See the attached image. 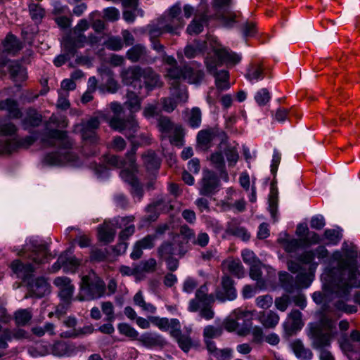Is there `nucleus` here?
<instances>
[{
  "label": "nucleus",
  "instance_id": "f257e3e1",
  "mask_svg": "<svg viewBox=\"0 0 360 360\" xmlns=\"http://www.w3.org/2000/svg\"><path fill=\"white\" fill-rule=\"evenodd\" d=\"M357 256L356 247L344 242L342 252L336 251L333 255L337 266L329 269L322 276L326 292L338 299L333 303L337 311L348 314L357 311L356 306L345 303L349 300L350 291L360 276Z\"/></svg>",
  "mask_w": 360,
  "mask_h": 360
},
{
  "label": "nucleus",
  "instance_id": "f03ea898",
  "mask_svg": "<svg viewBox=\"0 0 360 360\" xmlns=\"http://www.w3.org/2000/svg\"><path fill=\"white\" fill-rule=\"evenodd\" d=\"M330 314H324L319 323L309 325V337L311 341V346L315 349L320 350V360H335L332 353L325 348L329 347L331 340L337 335L336 320Z\"/></svg>",
  "mask_w": 360,
  "mask_h": 360
},
{
  "label": "nucleus",
  "instance_id": "7ed1b4c3",
  "mask_svg": "<svg viewBox=\"0 0 360 360\" xmlns=\"http://www.w3.org/2000/svg\"><path fill=\"white\" fill-rule=\"evenodd\" d=\"M105 284L94 272L83 276L80 283V295L77 299L80 301L84 300L98 299L104 295Z\"/></svg>",
  "mask_w": 360,
  "mask_h": 360
},
{
  "label": "nucleus",
  "instance_id": "20e7f679",
  "mask_svg": "<svg viewBox=\"0 0 360 360\" xmlns=\"http://www.w3.org/2000/svg\"><path fill=\"white\" fill-rule=\"evenodd\" d=\"M110 109L115 113L109 121L110 127L120 132L126 131L125 135L129 139L134 136V134L139 129L137 122L134 118V115H130L127 119H122L120 117V113L123 110L122 105L117 102H112L110 103Z\"/></svg>",
  "mask_w": 360,
  "mask_h": 360
},
{
  "label": "nucleus",
  "instance_id": "39448f33",
  "mask_svg": "<svg viewBox=\"0 0 360 360\" xmlns=\"http://www.w3.org/2000/svg\"><path fill=\"white\" fill-rule=\"evenodd\" d=\"M241 60V56L221 45L213 48V56L205 58L207 71H213L223 64L235 65Z\"/></svg>",
  "mask_w": 360,
  "mask_h": 360
},
{
  "label": "nucleus",
  "instance_id": "423d86ee",
  "mask_svg": "<svg viewBox=\"0 0 360 360\" xmlns=\"http://www.w3.org/2000/svg\"><path fill=\"white\" fill-rule=\"evenodd\" d=\"M223 331L222 326L208 325L204 328L203 338L207 349L213 357L221 360H227L231 356V349H219L217 348L215 342L212 340L213 338L220 337Z\"/></svg>",
  "mask_w": 360,
  "mask_h": 360
},
{
  "label": "nucleus",
  "instance_id": "0eeeda50",
  "mask_svg": "<svg viewBox=\"0 0 360 360\" xmlns=\"http://www.w3.org/2000/svg\"><path fill=\"white\" fill-rule=\"evenodd\" d=\"M134 220V216H128L117 217L110 221H105L98 227V240L105 244L112 243L116 234V229H122V226H126Z\"/></svg>",
  "mask_w": 360,
  "mask_h": 360
},
{
  "label": "nucleus",
  "instance_id": "6e6552de",
  "mask_svg": "<svg viewBox=\"0 0 360 360\" xmlns=\"http://www.w3.org/2000/svg\"><path fill=\"white\" fill-rule=\"evenodd\" d=\"M19 255H26L34 265L47 263L55 257L49 252L46 245L38 243L37 241H31L30 244H27Z\"/></svg>",
  "mask_w": 360,
  "mask_h": 360
},
{
  "label": "nucleus",
  "instance_id": "1a4fd4ad",
  "mask_svg": "<svg viewBox=\"0 0 360 360\" xmlns=\"http://www.w3.org/2000/svg\"><path fill=\"white\" fill-rule=\"evenodd\" d=\"M58 142L60 149L69 150L73 147V141L68 136L67 131L58 129H48L42 134L41 141L48 147H53L56 146V141Z\"/></svg>",
  "mask_w": 360,
  "mask_h": 360
},
{
  "label": "nucleus",
  "instance_id": "9d476101",
  "mask_svg": "<svg viewBox=\"0 0 360 360\" xmlns=\"http://www.w3.org/2000/svg\"><path fill=\"white\" fill-rule=\"evenodd\" d=\"M44 162L50 166H77L79 159L76 154L69 150L53 151L44 156Z\"/></svg>",
  "mask_w": 360,
  "mask_h": 360
},
{
  "label": "nucleus",
  "instance_id": "9b49d317",
  "mask_svg": "<svg viewBox=\"0 0 360 360\" xmlns=\"http://www.w3.org/2000/svg\"><path fill=\"white\" fill-rule=\"evenodd\" d=\"M219 186V178L214 172L208 169L203 171L199 188L201 195L211 197L218 191Z\"/></svg>",
  "mask_w": 360,
  "mask_h": 360
},
{
  "label": "nucleus",
  "instance_id": "f8f14e48",
  "mask_svg": "<svg viewBox=\"0 0 360 360\" xmlns=\"http://www.w3.org/2000/svg\"><path fill=\"white\" fill-rule=\"evenodd\" d=\"M179 236L190 241L191 245L201 248H205L210 242V236L206 232L200 231L196 235L195 231L186 224L180 226Z\"/></svg>",
  "mask_w": 360,
  "mask_h": 360
},
{
  "label": "nucleus",
  "instance_id": "ddd939ff",
  "mask_svg": "<svg viewBox=\"0 0 360 360\" xmlns=\"http://www.w3.org/2000/svg\"><path fill=\"white\" fill-rule=\"evenodd\" d=\"M143 71V68L139 66H131L124 69L121 72L122 82L124 84L132 87L134 90H142Z\"/></svg>",
  "mask_w": 360,
  "mask_h": 360
},
{
  "label": "nucleus",
  "instance_id": "4468645a",
  "mask_svg": "<svg viewBox=\"0 0 360 360\" xmlns=\"http://www.w3.org/2000/svg\"><path fill=\"white\" fill-rule=\"evenodd\" d=\"M53 284L58 289V296L63 302V304L68 307L72 300L75 291V286L70 278L66 276H58L54 279Z\"/></svg>",
  "mask_w": 360,
  "mask_h": 360
},
{
  "label": "nucleus",
  "instance_id": "2eb2a0df",
  "mask_svg": "<svg viewBox=\"0 0 360 360\" xmlns=\"http://www.w3.org/2000/svg\"><path fill=\"white\" fill-rule=\"evenodd\" d=\"M100 124V120L97 117H92L88 120L82 122L77 126L82 138L90 143H96L97 141L96 129L99 127Z\"/></svg>",
  "mask_w": 360,
  "mask_h": 360
},
{
  "label": "nucleus",
  "instance_id": "dca6fc26",
  "mask_svg": "<svg viewBox=\"0 0 360 360\" xmlns=\"http://www.w3.org/2000/svg\"><path fill=\"white\" fill-rule=\"evenodd\" d=\"M36 139L32 136H27L25 138L14 139L0 141V154H10L18 148H27L32 146Z\"/></svg>",
  "mask_w": 360,
  "mask_h": 360
},
{
  "label": "nucleus",
  "instance_id": "f3484780",
  "mask_svg": "<svg viewBox=\"0 0 360 360\" xmlns=\"http://www.w3.org/2000/svg\"><path fill=\"white\" fill-rule=\"evenodd\" d=\"M217 148L226 156L229 167H233L236 165L239 159L238 149L227 141V136L224 132L221 133V140Z\"/></svg>",
  "mask_w": 360,
  "mask_h": 360
},
{
  "label": "nucleus",
  "instance_id": "a211bd4d",
  "mask_svg": "<svg viewBox=\"0 0 360 360\" xmlns=\"http://www.w3.org/2000/svg\"><path fill=\"white\" fill-rule=\"evenodd\" d=\"M221 288L216 292V297L221 302L233 300L237 297L236 289L234 287V281L229 276L221 278Z\"/></svg>",
  "mask_w": 360,
  "mask_h": 360
},
{
  "label": "nucleus",
  "instance_id": "6ab92c4d",
  "mask_svg": "<svg viewBox=\"0 0 360 360\" xmlns=\"http://www.w3.org/2000/svg\"><path fill=\"white\" fill-rule=\"evenodd\" d=\"M208 289L206 285H201L195 292V297L189 302L188 310L192 312L198 311L202 304H210L214 302L212 295L207 294Z\"/></svg>",
  "mask_w": 360,
  "mask_h": 360
},
{
  "label": "nucleus",
  "instance_id": "aec40b11",
  "mask_svg": "<svg viewBox=\"0 0 360 360\" xmlns=\"http://www.w3.org/2000/svg\"><path fill=\"white\" fill-rule=\"evenodd\" d=\"M222 132L212 128L200 130L196 137L197 147L201 150H207L212 147V142L216 136L221 138Z\"/></svg>",
  "mask_w": 360,
  "mask_h": 360
},
{
  "label": "nucleus",
  "instance_id": "412c9836",
  "mask_svg": "<svg viewBox=\"0 0 360 360\" xmlns=\"http://www.w3.org/2000/svg\"><path fill=\"white\" fill-rule=\"evenodd\" d=\"M204 78V72L201 65L191 63L184 65L183 80L189 84H199Z\"/></svg>",
  "mask_w": 360,
  "mask_h": 360
},
{
  "label": "nucleus",
  "instance_id": "4be33fe9",
  "mask_svg": "<svg viewBox=\"0 0 360 360\" xmlns=\"http://www.w3.org/2000/svg\"><path fill=\"white\" fill-rule=\"evenodd\" d=\"M146 96V94L141 95V90H127V100L124 105L130 111V115H133L141 110V101Z\"/></svg>",
  "mask_w": 360,
  "mask_h": 360
},
{
  "label": "nucleus",
  "instance_id": "5701e85b",
  "mask_svg": "<svg viewBox=\"0 0 360 360\" xmlns=\"http://www.w3.org/2000/svg\"><path fill=\"white\" fill-rule=\"evenodd\" d=\"M360 345V333L358 330H352L349 338L343 340L341 342V347L346 352H351L348 354L349 360H360V355L354 352V345Z\"/></svg>",
  "mask_w": 360,
  "mask_h": 360
},
{
  "label": "nucleus",
  "instance_id": "b1692460",
  "mask_svg": "<svg viewBox=\"0 0 360 360\" xmlns=\"http://www.w3.org/2000/svg\"><path fill=\"white\" fill-rule=\"evenodd\" d=\"M137 150V146L134 143L133 146L129 151L127 152V160H122L119 156L110 155L107 159V162L110 165L120 168L124 165L128 164L132 169L134 168V164L136 161L135 154Z\"/></svg>",
  "mask_w": 360,
  "mask_h": 360
},
{
  "label": "nucleus",
  "instance_id": "393cba45",
  "mask_svg": "<svg viewBox=\"0 0 360 360\" xmlns=\"http://www.w3.org/2000/svg\"><path fill=\"white\" fill-rule=\"evenodd\" d=\"M200 7V9H204V11L200 14L199 18L197 17L196 14L193 20L188 25L186 31L189 34H198L200 33L203 30L205 22L207 20V4L206 3H201Z\"/></svg>",
  "mask_w": 360,
  "mask_h": 360
},
{
  "label": "nucleus",
  "instance_id": "a878e982",
  "mask_svg": "<svg viewBox=\"0 0 360 360\" xmlns=\"http://www.w3.org/2000/svg\"><path fill=\"white\" fill-rule=\"evenodd\" d=\"M126 57L131 63L148 61V51L147 48L141 44H137L131 47L126 53Z\"/></svg>",
  "mask_w": 360,
  "mask_h": 360
},
{
  "label": "nucleus",
  "instance_id": "bb28decb",
  "mask_svg": "<svg viewBox=\"0 0 360 360\" xmlns=\"http://www.w3.org/2000/svg\"><path fill=\"white\" fill-rule=\"evenodd\" d=\"M208 160L211 166L219 173L222 179L226 180L229 179L224 155L219 149L212 153Z\"/></svg>",
  "mask_w": 360,
  "mask_h": 360
},
{
  "label": "nucleus",
  "instance_id": "cd10ccee",
  "mask_svg": "<svg viewBox=\"0 0 360 360\" xmlns=\"http://www.w3.org/2000/svg\"><path fill=\"white\" fill-rule=\"evenodd\" d=\"M11 267L17 277L24 281L29 278L36 269L33 264H23L20 260H15L12 262Z\"/></svg>",
  "mask_w": 360,
  "mask_h": 360
},
{
  "label": "nucleus",
  "instance_id": "c85d7f7f",
  "mask_svg": "<svg viewBox=\"0 0 360 360\" xmlns=\"http://www.w3.org/2000/svg\"><path fill=\"white\" fill-rule=\"evenodd\" d=\"M302 317V313L297 309H294L290 313L289 318L291 319V323L284 324L285 330L288 335H291L302 328L304 323Z\"/></svg>",
  "mask_w": 360,
  "mask_h": 360
},
{
  "label": "nucleus",
  "instance_id": "c756f323",
  "mask_svg": "<svg viewBox=\"0 0 360 360\" xmlns=\"http://www.w3.org/2000/svg\"><path fill=\"white\" fill-rule=\"evenodd\" d=\"M143 79V82H142L143 86H144L145 89L147 90L146 95L148 92L158 86L160 82V77L151 68H143L141 79Z\"/></svg>",
  "mask_w": 360,
  "mask_h": 360
},
{
  "label": "nucleus",
  "instance_id": "7c9ffc66",
  "mask_svg": "<svg viewBox=\"0 0 360 360\" xmlns=\"http://www.w3.org/2000/svg\"><path fill=\"white\" fill-rule=\"evenodd\" d=\"M138 341L146 347H162L165 345L164 338L156 333H146L138 338Z\"/></svg>",
  "mask_w": 360,
  "mask_h": 360
},
{
  "label": "nucleus",
  "instance_id": "2f4dec72",
  "mask_svg": "<svg viewBox=\"0 0 360 360\" xmlns=\"http://www.w3.org/2000/svg\"><path fill=\"white\" fill-rule=\"evenodd\" d=\"M4 51L15 56L22 49V43L12 34H8L3 41Z\"/></svg>",
  "mask_w": 360,
  "mask_h": 360
},
{
  "label": "nucleus",
  "instance_id": "473e14b6",
  "mask_svg": "<svg viewBox=\"0 0 360 360\" xmlns=\"http://www.w3.org/2000/svg\"><path fill=\"white\" fill-rule=\"evenodd\" d=\"M62 254L65 260L63 261V271L67 273H75L81 264V260L73 255L71 249L63 252Z\"/></svg>",
  "mask_w": 360,
  "mask_h": 360
},
{
  "label": "nucleus",
  "instance_id": "72a5a7b5",
  "mask_svg": "<svg viewBox=\"0 0 360 360\" xmlns=\"http://www.w3.org/2000/svg\"><path fill=\"white\" fill-rule=\"evenodd\" d=\"M32 295L37 297H42L50 292V285L44 277L37 278L30 285Z\"/></svg>",
  "mask_w": 360,
  "mask_h": 360
},
{
  "label": "nucleus",
  "instance_id": "f704fd0d",
  "mask_svg": "<svg viewBox=\"0 0 360 360\" xmlns=\"http://www.w3.org/2000/svg\"><path fill=\"white\" fill-rule=\"evenodd\" d=\"M184 65L183 67H180L179 65H173L172 67H169L167 69V75L166 77L170 82L171 85L174 88H177L179 86V83L181 80H183L184 77Z\"/></svg>",
  "mask_w": 360,
  "mask_h": 360
},
{
  "label": "nucleus",
  "instance_id": "c9c22d12",
  "mask_svg": "<svg viewBox=\"0 0 360 360\" xmlns=\"http://www.w3.org/2000/svg\"><path fill=\"white\" fill-rule=\"evenodd\" d=\"M279 282L281 288L287 292L292 293L298 289L296 279L288 272H280L278 274Z\"/></svg>",
  "mask_w": 360,
  "mask_h": 360
},
{
  "label": "nucleus",
  "instance_id": "e433bc0d",
  "mask_svg": "<svg viewBox=\"0 0 360 360\" xmlns=\"http://www.w3.org/2000/svg\"><path fill=\"white\" fill-rule=\"evenodd\" d=\"M52 353L57 356H70L75 354V347L73 345L58 341L53 345Z\"/></svg>",
  "mask_w": 360,
  "mask_h": 360
},
{
  "label": "nucleus",
  "instance_id": "4c0bfd02",
  "mask_svg": "<svg viewBox=\"0 0 360 360\" xmlns=\"http://www.w3.org/2000/svg\"><path fill=\"white\" fill-rule=\"evenodd\" d=\"M163 21L165 30L167 33L172 34H178V30L181 29L184 26V20L181 18H171L167 16L166 18L160 19Z\"/></svg>",
  "mask_w": 360,
  "mask_h": 360
},
{
  "label": "nucleus",
  "instance_id": "58836bf2",
  "mask_svg": "<svg viewBox=\"0 0 360 360\" xmlns=\"http://www.w3.org/2000/svg\"><path fill=\"white\" fill-rule=\"evenodd\" d=\"M208 72L215 77V84L219 90L224 91L230 88L229 83V74L228 71L221 70L218 72L217 69H215L213 71Z\"/></svg>",
  "mask_w": 360,
  "mask_h": 360
},
{
  "label": "nucleus",
  "instance_id": "ea45409f",
  "mask_svg": "<svg viewBox=\"0 0 360 360\" xmlns=\"http://www.w3.org/2000/svg\"><path fill=\"white\" fill-rule=\"evenodd\" d=\"M259 321L266 328H274L279 322V316L274 311H263L259 315Z\"/></svg>",
  "mask_w": 360,
  "mask_h": 360
},
{
  "label": "nucleus",
  "instance_id": "a19ab883",
  "mask_svg": "<svg viewBox=\"0 0 360 360\" xmlns=\"http://www.w3.org/2000/svg\"><path fill=\"white\" fill-rule=\"evenodd\" d=\"M278 242L283 245L286 252L290 253L296 252L302 243V240L290 238L289 235L287 233H285L283 237H280L278 239Z\"/></svg>",
  "mask_w": 360,
  "mask_h": 360
},
{
  "label": "nucleus",
  "instance_id": "79ce46f5",
  "mask_svg": "<svg viewBox=\"0 0 360 360\" xmlns=\"http://www.w3.org/2000/svg\"><path fill=\"white\" fill-rule=\"evenodd\" d=\"M292 349L300 360H310L313 356L312 352L306 348L302 341L297 340L292 343Z\"/></svg>",
  "mask_w": 360,
  "mask_h": 360
},
{
  "label": "nucleus",
  "instance_id": "37998d69",
  "mask_svg": "<svg viewBox=\"0 0 360 360\" xmlns=\"http://www.w3.org/2000/svg\"><path fill=\"white\" fill-rule=\"evenodd\" d=\"M142 159L148 170L158 169L160 166V159L152 150L143 154Z\"/></svg>",
  "mask_w": 360,
  "mask_h": 360
},
{
  "label": "nucleus",
  "instance_id": "c03bdc74",
  "mask_svg": "<svg viewBox=\"0 0 360 360\" xmlns=\"http://www.w3.org/2000/svg\"><path fill=\"white\" fill-rule=\"evenodd\" d=\"M245 77L250 82L262 80L264 78V69L259 64H250L247 69Z\"/></svg>",
  "mask_w": 360,
  "mask_h": 360
},
{
  "label": "nucleus",
  "instance_id": "a18cd8bd",
  "mask_svg": "<svg viewBox=\"0 0 360 360\" xmlns=\"http://www.w3.org/2000/svg\"><path fill=\"white\" fill-rule=\"evenodd\" d=\"M146 30L148 32L150 40L156 39L162 34L167 32L166 30H165L163 21L160 19L156 23L153 22L148 25Z\"/></svg>",
  "mask_w": 360,
  "mask_h": 360
},
{
  "label": "nucleus",
  "instance_id": "49530a36",
  "mask_svg": "<svg viewBox=\"0 0 360 360\" xmlns=\"http://www.w3.org/2000/svg\"><path fill=\"white\" fill-rule=\"evenodd\" d=\"M32 318V311L30 308L20 309L14 313V319L17 326L27 325Z\"/></svg>",
  "mask_w": 360,
  "mask_h": 360
},
{
  "label": "nucleus",
  "instance_id": "de8ad7c7",
  "mask_svg": "<svg viewBox=\"0 0 360 360\" xmlns=\"http://www.w3.org/2000/svg\"><path fill=\"white\" fill-rule=\"evenodd\" d=\"M41 122V116L34 109H29L25 117L22 120L25 128L37 127Z\"/></svg>",
  "mask_w": 360,
  "mask_h": 360
},
{
  "label": "nucleus",
  "instance_id": "09e8293b",
  "mask_svg": "<svg viewBox=\"0 0 360 360\" xmlns=\"http://www.w3.org/2000/svg\"><path fill=\"white\" fill-rule=\"evenodd\" d=\"M4 108L1 110H6L8 112V115L12 118H20L22 117V112L18 108V103L11 99L7 98L4 100Z\"/></svg>",
  "mask_w": 360,
  "mask_h": 360
},
{
  "label": "nucleus",
  "instance_id": "8fccbe9b",
  "mask_svg": "<svg viewBox=\"0 0 360 360\" xmlns=\"http://www.w3.org/2000/svg\"><path fill=\"white\" fill-rule=\"evenodd\" d=\"M226 232L229 234L236 236L244 241H248L250 238V234L245 228L235 224H229L226 229Z\"/></svg>",
  "mask_w": 360,
  "mask_h": 360
},
{
  "label": "nucleus",
  "instance_id": "3c124183",
  "mask_svg": "<svg viewBox=\"0 0 360 360\" xmlns=\"http://www.w3.org/2000/svg\"><path fill=\"white\" fill-rule=\"evenodd\" d=\"M132 222H129L126 226H122L124 229L120 233L119 238L122 241L119 244V247L120 248H123L124 250L127 248V243L124 241L127 240L131 236H132L135 232V226L131 224Z\"/></svg>",
  "mask_w": 360,
  "mask_h": 360
},
{
  "label": "nucleus",
  "instance_id": "603ef678",
  "mask_svg": "<svg viewBox=\"0 0 360 360\" xmlns=\"http://www.w3.org/2000/svg\"><path fill=\"white\" fill-rule=\"evenodd\" d=\"M156 265V260L153 258H150L148 260L141 261L139 264H136L135 271L138 272V274L153 272L155 270Z\"/></svg>",
  "mask_w": 360,
  "mask_h": 360
},
{
  "label": "nucleus",
  "instance_id": "864d4df0",
  "mask_svg": "<svg viewBox=\"0 0 360 360\" xmlns=\"http://www.w3.org/2000/svg\"><path fill=\"white\" fill-rule=\"evenodd\" d=\"M227 269L231 274L239 278L244 276L243 266L239 259L227 261Z\"/></svg>",
  "mask_w": 360,
  "mask_h": 360
},
{
  "label": "nucleus",
  "instance_id": "5fc2aeb1",
  "mask_svg": "<svg viewBox=\"0 0 360 360\" xmlns=\"http://www.w3.org/2000/svg\"><path fill=\"white\" fill-rule=\"evenodd\" d=\"M169 203L170 200L167 195H159L150 204H149V209H152L153 207H155L160 211L165 210L168 207L172 208V206L169 205Z\"/></svg>",
  "mask_w": 360,
  "mask_h": 360
},
{
  "label": "nucleus",
  "instance_id": "6e6d98bb",
  "mask_svg": "<svg viewBox=\"0 0 360 360\" xmlns=\"http://www.w3.org/2000/svg\"><path fill=\"white\" fill-rule=\"evenodd\" d=\"M202 120V113L199 108H193L191 109L188 117V122L191 127L198 128L200 126Z\"/></svg>",
  "mask_w": 360,
  "mask_h": 360
},
{
  "label": "nucleus",
  "instance_id": "4d7b16f0",
  "mask_svg": "<svg viewBox=\"0 0 360 360\" xmlns=\"http://www.w3.org/2000/svg\"><path fill=\"white\" fill-rule=\"evenodd\" d=\"M205 47V41L202 44H188L184 49V55L187 58H193L201 53Z\"/></svg>",
  "mask_w": 360,
  "mask_h": 360
},
{
  "label": "nucleus",
  "instance_id": "13d9d810",
  "mask_svg": "<svg viewBox=\"0 0 360 360\" xmlns=\"http://www.w3.org/2000/svg\"><path fill=\"white\" fill-rule=\"evenodd\" d=\"M173 254V244L170 242H163L158 248V255L161 259L170 257Z\"/></svg>",
  "mask_w": 360,
  "mask_h": 360
},
{
  "label": "nucleus",
  "instance_id": "bf43d9fd",
  "mask_svg": "<svg viewBox=\"0 0 360 360\" xmlns=\"http://www.w3.org/2000/svg\"><path fill=\"white\" fill-rule=\"evenodd\" d=\"M94 329L91 325L85 326L83 328H81L78 330L74 329L70 332H65L63 335L65 338H75L82 335H86L91 334L94 332Z\"/></svg>",
  "mask_w": 360,
  "mask_h": 360
},
{
  "label": "nucleus",
  "instance_id": "052dcab7",
  "mask_svg": "<svg viewBox=\"0 0 360 360\" xmlns=\"http://www.w3.org/2000/svg\"><path fill=\"white\" fill-rule=\"evenodd\" d=\"M105 47L111 51H117L123 48V41L118 36H112L105 41Z\"/></svg>",
  "mask_w": 360,
  "mask_h": 360
},
{
  "label": "nucleus",
  "instance_id": "680f3d73",
  "mask_svg": "<svg viewBox=\"0 0 360 360\" xmlns=\"http://www.w3.org/2000/svg\"><path fill=\"white\" fill-rule=\"evenodd\" d=\"M250 276L251 277V278L255 281H257V284L258 285H259L260 283H263V281L262 280V264L260 261H258L252 264H250Z\"/></svg>",
  "mask_w": 360,
  "mask_h": 360
},
{
  "label": "nucleus",
  "instance_id": "e2e57ef3",
  "mask_svg": "<svg viewBox=\"0 0 360 360\" xmlns=\"http://www.w3.org/2000/svg\"><path fill=\"white\" fill-rule=\"evenodd\" d=\"M324 237L328 240L327 245H337L341 240V233L335 229H327L324 232Z\"/></svg>",
  "mask_w": 360,
  "mask_h": 360
},
{
  "label": "nucleus",
  "instance_id": "0e129e2a",
  "mask_svg": "<svg viewBox=\"0 0 360 360\" xmlns=\"http://www.w3.org/2000/svg\"><path fill=\"white\" fill-rule=\"evenodd\" d=\"M179 347L185 352H188L191 347V339L188 335L179 333V335L173 337Z\"/></svg>",
  "mask_w": 360,
  "mask_h": 360
},
{
  "label": "nucleus",
  "instance_id": "69168bd1",
  "mask_svg": "<svg viewBox=\"0 0 360 360\" xmlns=\"http://www.w3.org/2000/svg\"><path fill=\"white\" fill-rule=\"evenodd\" d=\"M117 329L121 334L131 338L136 339L139 335V333L133 327L125 323H120Z\"/></svg>",
  "mask_w": 360,
  "mask_h": 360
},
{
  "label": "nucleus",
  "instance_id": "338daca9",
  "mask_svg": "<svg viewBox=\"0 0 360 360\" xmlns=\"http://www.w3.org/2000/svg\"><path fill=\"white\" fill-rule=\"evenodd\" d=\"M29 10L32 19L37 22H39L44 16V10L36 4H30Z\"/></svg>",
  "mask_w": 360,
  "mask_h": 360
},
{
  "label": "nucleus",
  "instance_id": "774afa93",
  "mask_svg": "<svg viewBox=\"0 0 360 360\" xmlns=\"http://www.w3.org/2000/svg\"><path fill=\"white\" fill-rule=\"evenodd\" d=\"M63 44L65 51L64 53L65 55H67L70 58L75 56L77 47L72 38H67L64 40Z\"/></svg>",
  "mask_w": 360,
  "mask_h": 360
}]
</instances>
